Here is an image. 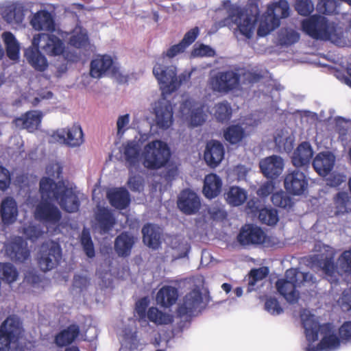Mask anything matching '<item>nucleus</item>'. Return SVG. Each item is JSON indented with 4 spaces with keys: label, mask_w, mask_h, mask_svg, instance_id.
Here are the masks:
<instances>
[{
    "label": "nucleus",
    "mask_w": 351,
    "mask_h": 351,
    "mask_svg": "<svg viewBox=\"0 0 351 351\" xmlns=\"http://www.w3.org/2000/svg\"><path fill=\"white\" fill-rule=\"evenodd\" d=\"M46 173L53 178L45 177L40 182L41 202L37 205L34 216L36 219L51 224H56L61 219L58 207L49 201L56 200L62 209L68 213L77 212L80 207L79 197L72 188L62 181L55 182L53 178H59L62 169L58 163H51L46 168Z\"/></svg>",
    "instance_id": "obj_1"
},
{
    "label": "nucleus",
    "mask_w": 351,
    "mask_h": 351,
    "mask_svg": "<svg viewBox=\"0 0 351 351\" xmlns=\"http://www.w3.org/2000/svg\"><path fill=\"white\" fill-rule=\"evenodd\" d=\"M300 317L308 342L306 351H335L339 348L341 341L334 325H319L317 317L306 309Z\"/></svg>",
    "instance_id": "obj_2"
},
{
    "label": "nucleus",
    "mask_w": 351,
    "mask_h": 351,
    "mask_svg": "<svg viewBox=\"0 0 351 351\" xmlns=\"http://www.w3.org/2000/svg\"><path fill=\"white\" fill-rule=\"evenodd\" d=\"M258 1L249 0V8L245 10L237 5H232L228 10V18L223 21L221 26L228 25L233 28L238 40L251 38L259 14Z\"/></svg>",
    "instance_id": "obj_3"
},
{
    "label": "nucleus",
    "mask_w": 351,
    "mask_h": 351,
    "mask_svg": "<svg viewBox=\"0 0 351 351\" xmlns=\"http://www.w3.org/2000/svg\"><path fill=\"white\" fill-rule=\"evenodd\" d=\"M302 29L314 39L328 40L337 46L344 47L348 43L343 30L323 16L315 14L303 20Z\"/></svg>",
    "instance_id": "obj_4"
},
{
    "label": "nucleus",
    "mask_w": 351,
    "mask_h": 351,
    "mask_svg": "<svg viewBox=\"0 0 351 351\" xmlns=\"http://www.w3.org/2000/svg\"><path fill=\"white\" fill-rule=\"evenodd\" d=\"M259 78L258 74L238 69L216 73L210 77L208 84L214 92L228 94L238 89L241 84L256 82Z\"/></svg>",
    "instance_id": "obj_5"
},
{
    "label": "nucleus",
    "mask_w": 351,
    "mask_h": 351,
    "mask_svg": "<svg viewBox=\"0 0 351 351\" xmlns=\"http://www.w3.org/2000/svg\"><path fill=\"white\" fill-rule=\"evenodd\" d=\"M153 74L160 85L162 96L178 90L182 84L188 82L191 76V72L186 71L178 76L177 68L175 66L165 65V57L158 60L153 68Z\"/></svg>",
    "instance_id": "obj_6"
},
{
    "label": "nucleus",
    "mask_w": 351,
    "mask_h": 351,
    "mask_svg": "<svg viewBox=\"0 0 351 351\" xmlns=\"http://www.w3.org/2000/svg\"><path fill=\"white\" fill-rule=\"evenodd\" d=\"M289 16V4L286 0H273L267 7L266 12L262 16L257 34L259 36H265L279 27L280 19Z\"/></svg>",
    "instance_id": "obj_7"
},
{
    "label": "nucleus",
    "mask_w": 351,
    "mask_h": 351,
    "mask_svg": "<svg viewBox=\"0 0 351 351\" xmlns=\"http://www.w3.org/2000/svg\"><path fill=\"white\" fill-rule=\"evenodd\" d=\"M171 156L170 149L167 143L154 140L146 144L141 152L143 166L149 169H158L165 167Z\"/></svg>",
    "instance_id": "obj_8"
},
{
    "label": "nucleus",
    "mask_w": 351,
    "mask_h": 351,
    "mask_svg": "<svg viewBox=\"0 0 351 351\" xmlns=\"http://www.w3.org/2000/svg\"><path fill=\"white\" fill-rule=\"evenodd\" d=\"M32 45L39 47L49 56L62 55L70 62H77L80 59V56L76 51H66L63 41L53 34L44 33L36 34L32 39Z\"/></svg>",
    "instance_id": "obj_9"
},
{
    "label": "nucleus",
    "mask_w": 351,
    "mask_h": 351,
    "mask_svg": "<svg viewBox=\"0 0 351 351\" xmlns=\"http://www.w3.org/2000/svg\"><path fill=\"white\" fill-rule=\"evenodd\" d=\"M313 250L315 254L311 257L313 266L320 268L329 281L335 282V274L337 271L334 263V257L336 250L321 241L315 243Z\"/></svg>",
    "instance_id": "obj_10"
},
{
    "label": "nucleus",
    "mask_w": 351,
    "mask_h": 351,
    "mask_svg": "<svg viewBox=\"0 0 351 351\" xmlns=\"http://www.w3.org/2000/svg\"><path fill=\"white\" fill-rule=\"evenodd\" d=\"M206 106L192 99L183 101L180 106V116L183 121L191 127L201 125L205 122L207 115Z\"/></svg>",
    "instance_id": "obj_11"
},
{
    "label": "nucleus",
    "mask_w": 351,
    "mask_h": 351,
    "mask_svg": "<svg viewBox=\"0 0 351 351\" xmlns=\"http://www.w3.org/2000/svg\"><path fill=\"white\" fill-rule=\"evenodd\" d=\"M62 256L60 245L53 241H47L40 248L38 263L43 271L53 269L59 263Z\"/></svg>",
    "instance_id": "obj_12"
},
{
    "label": "nucleus",
    "mask_w": 351,
    "mask_h": 351,
    "mask_svg": "<svg viewBox=\"0 0 351 351\" xmlns=\"http://www.w3.org/2000/svg\"><path fill=\"white\" fill-rule=\"evenodd\" d=\"M202 294L198 289H193L188 293L179 304L178 314L180 317H191L197 315L205 308Z\"/></svg>",
    "instance_id": "obj_13"
},
{
    "label": "nucleus",
    "mask_w": 351,
    "mask_h": 351,
    "mask_svg": "<svg viewBox=\"0 0 351 351\" xmlns=\"http://www.w3.org/2000/svg\"><path fill=\"white\" fill-rule=\"evenodd\" d=\"M153 112L157 127L162 130L169 129L173 123V111L171 102L165 95L153 104Z\"/></svg>",
    "instance_id": "obj_14"
},
{
    "label": "nucleus",
    "mask_w": 351,
    "mask_h": 351,
    "mask_svg": "<svg viewBox=\"0 0 351 351\" xmlns=\"http://www.w3.org/2000/svg\"><path fill=\"white\" fill-rule=\"evenodd\" d=\"M53 137L58 142L71 147H78L84 141L82 130L80 125L77 124L58 130L53 134Z\"/></svg>",
    "instance_id": "obj_15"
},
{
    "label": "nucleus",
    "mask_w": 351,
    "mask_h": 351,
    "mask_svg": "<svg viewBox=\"0 0 351 351\" xmlns=\"http://www.w3.org/2000/svg\"><path fill=\"white\" fill-rule=\"evenodd\" d=\"M308 185V182L306 175L299 170L292 171L285 177V189L289 194L301 195L307 190Z\"/></svg>",
    "instance_id": "obj_16"
},
{
    "label": "nucleus",
    "mask_w": 351,
    "mask_h": 351,
    "mask_svg": "<svg viewBox=\"0 0 351 351\" xmlns=\"http://www.w3.org/2000/svg\"><path fill=\"white\" fill-rule=\"evenodd\" d=\"M115 70V58L110 55H97L90 62V74L94 78H99L105 75L113 73Z\"/></svg>",
    "instance_id": "obj_17"
},
{
    "label": "nucleus",
    "mask_w": 351,
    "mask_h": 351,
    "mask_svg": "<svg viewBox=\"0 0 351 351\" xmlns=\"http://www.w3.org/2000/svg\"><path fill=\"white\" fill-rule=\"evenodd\" d=\"M122 344L120 351H125V349L130 350L142 349L146 343L141 341L136 334V324L135 320H128V325L122 330Z\"/></svg>",
    "instance_id": "obj_18"
},
{
    "label": "nucleus",
    "mask_w": 351,
    "mask_h": 351,
    "mask_svg": "<svg viewBox=\"0 0 351 351\" xmlns=\"http://www.w3.org/2000/svg\"><path fill=\"white\" fill-rule=\"evenodd\" d=\"M266 239L263 230L257 226L245 225L240 230L237 236L238 242L242 245H260Z\"/></svg>",
    "instance_id": "obj_19"
},
{
    "label": "nucleus",
    "mask_w": 351,
    "mask_h": 351,
    "mask_svg": "<svg viewBox=\"0 0 351 351\" xmlns=\"http://www.w3.org/2000/svg\"><path fill=\"white\" fill-rule=\"evenodd\" d=\"M27 243L20 237H15L5 244L6 255L12 261L24 262L29 256Z\"/></svg>",
    "instance_id": "obj_20"
},
{
    "label": "nucleus",
    "mask_w": 351,
    "mask_h": 351,
    "mask_svg": "<svg viewBox=\"0 0 351 351\" xmlns=\"http://www.w3.org/2000/svg\"><path fill=\"white\" fill-rule=\"evenodd\" d=\"M200 205L199 197L191 190H184L178 196V207L186 215L196 213L199 210Z\"/></svg>",
    "instance_id": "obj_21"
},
{
    "label": "nucleus",
    "mask_w": 351,
    "mask_h": 351,
    "mask_svg": "<svg viewBox=\"0 0 351 351\" xmlns=\"http://www.w3.org/2000/svg\"><path fill=\"white\" fill-rule=\"evenodd\" d=\"M259 166L265 176L275 178L282 172L284 161L281 157L273 155L261 160Z\"/></svg>",
    "instance_id": "obj_22"
},
{
    "label": "nucleus",
    "mask_w": 351,
    "mask_h": 351,
    "mask_svg": "<svg viewBox=\"0 0 351 351\" xmlns=\"http://www.w3.org/2000/svg\"><path fill=\"white\" fill-rule=\"evenodd\" d=\"M279 293L289 303H295L299 298V293L296 290L298 283L293 279L285 278L279 279L276 284Z\"/></svg>",
    "instance_id": "obj_23"
},
{
    "label": "nucleus",
    "mask_w": 351,
    "mask_h": 351,
    "mask_svg": "<svg viewBox=\"0 0 351 351\" xmlns=\"http://www.w3.org/2000/svg\"><path fill=\"white\" fill-rule=\"evenodd\" d=\"M224 148L223 145L217 141H209L204 152V159L208 165L216 167L223 160Z\"/></svg>",
    "instance_id": "obj_24"
},
{
    "label": "nucleus",
    "mask_w": 351,
    "mask_h": 351,
    "mask_svg": "<svg viewBox=\"0 0 351 351\" xmlns=\"http://www.w3.org/2000/svg\"><path fill=\"white\" fill-rule=\"evenodd\" d=\"M335 162V156L333 154L330 152H323L315 156L313 165L319 175L326 176L332 169Z\"/></svg>",
    "instance_id": "obj_25"
},
{
    "label": "nucleus",
    "mask_w": 351,
    "mask_h": 351,
    "mask_svg": "<svg viewBox=\"0 0 351 351\" xmlns=\"http://www.w3.org/2000/svg\"><path fill=\"white\" fill-rule=\"evenodd\" d=\"M40 48L34 46L29 47L25 50L24 56L27 62L36 71H44L48 67L46 57L40 52Z\"/></svg>",
    "instance_id": "obj_26"
},
{
    "label": "nucleus",
    "mask_w": 351,
    "mask_h": 351,
    "mask_svg": "<svg viewBox=\"0 0 351 351\" xmlns=\"http://www.w3.org/2000/svg\"><path fill=\"white\" fill-rule=\"evenodd\" d=\"M0 330L15 342L19 341L23 332L20 319L16 315H10L0 326Z\"/></svg>",
    "instance_id": "obj_27"
},
{
    "label": "nucleus",
    "mask_w": 351,
    "mask_h": 351,
    "mask_svg": "<svg viewBox=\"0 0 351 351\" xmlns=\"http://www.w3.org/2000/svg\"><path fill=\"white\" fill-rule=\"evenodd\" d=\"M19 210L16 202L11 197L2 200L0 206V215L4 225L14 223L18 217Z\"/></svg>",
    "instance_id": "obj_28"
},
{
    "label": "nucleus",
    "mask_w": 351,
    "mask_h": 351,
    "mask_svg": "<svg viewBox=\"0 0 351 351\" xmlns=\"http://www.w3.org/2000/svg\"><path fill=\"white\" fill-rule=\"evenodd\" d=\"M43 114L38 110L29 111L21 117L14 120L16 126L19 128L26 129L32 132L37 130L40 125Z\"/></svg>",
    "instance_id": "obj_29"
},
{
    "label": "nucleus",
    "mask_w": 351,
    "mask_h": 351,
    "mask_svg": "<svg viewBox=\"0 0 351 351\" xmlns=\"http://www.w3.org/2000/svg\"><path fill=\"white\" fill-rule=\"evenodd\" d=\"M107 197L110 204L119 210L127 208L130 202L129 192L125 188H114L108 190Z\"/></svg>",
    "instance_id": "obj_30"
},
{
    "label": "nucleus",
    "mask_w": 351,
    "mask_h": 351,
    "mask_svg": "<svg viewBox=\"0 0 351 351\" xmlns=\"http://www.w3.org/2000/svg\"><path fill=\"white\" fill-rule=\"evenodd\" d=\"M313 155L309 143L303 142L294 151L292 156L293 165L296 167H304L309 164Z\"/></svg>",
    "instance_id": "obj_31"
},
{
    "label": "nucleus",
    "mask_w": 351,
    "mask_h": 351,
    "mask_svg": "<svg viewBox=\"0 0 351 351\" xmlns=\"http://www.w3.org/2000/svg\"><path fill=\"white\" fill-rule=\"evenodd\" d=\"M143 242L153 249H157L160 243L162 230L158 226L146 224L142 229Z\"/></svg>",
    "instance_id": "obj_32"
},
{
    "label": "nucleus",
    "mask_w": 351,
    "mask_h": 351,
    "mask_svg": "<svg viewBox=\"0 0 351 351\" xmlns=\"http://www.w3.org/2000/svg\"><path fill=\"white\" fill-rule=\"evenodd\" d=\"M30 23L36 30L53 31L54 22L51 14L47 11L41 10L36 12L31 19Z\"/></svg>",
    "instance_id": "obj_33"
},
{
    "label": "nucleus",
    "mask_w": 351,
    "mask_h": 351,
    "mask_svg": "<svg viewBox=\"0 0 351 351\" xmlns=\"http://www.w3.org/2000/svg\"><path fill=\"white\" fill-rule=\"evenodd\" d=\"M222 181L215 173L207 175L204 178L203 193L208 199L217 197L221 192Z\"/></svg>",
    "instance_id": "obj_34"
},
{
    "label": "nucleus",
    "mask_w": 351,
    "mask_h": 351,
    "mask_svg": "<svg viewBox=\"0 0 351 351\" xmlns=\"http://www.w3.org/2000/svg\"><path fill=\"white\" fill-rule=\"evenodd\" d=\"M141 145L136 139L130 141L123 145L122 152L126 162L130 166H134L138 163L141 154H140Z\"/></svg>",
    "instance_id": "obj_35"
},
{
    "label": "nucleus",
    "mask_w": 351,
    "mask_h": 351,
    "mask_svg": "<svg viewBox=\"0 0 351 351\" xmlns=\"http://www.w3.org/2000/svg\"><path fill=\"white\" fill-rule=\"evenodd\" d=\"M68 43L76 49H84L89 45L87 31L77 25L69 34Z\"/></svg>",
    "instance_id": "obj_36"
},
{
    "label": "nucleus",
    "mask_w": 351,
    "mask_h": 351,
    "mask_svg": "<svg viewBox=\"0 0 351 351\" xmlns=\"http://www.w3.org/2000/svg\"><path fill=\"white\" fill-rule=\"evenodd\" d=\"M178 297L177 289L171 286H164L158 291L156 300L158 304L169 307L176 302Z\"/></svg>",
    "instance_id": "obj_37"
},
{
    "label": "nucleus",
    "mask_w": 351,
    "mask_h": 351,
    "mask_svg": "<svg viewBox=\"0 0 351 351\" xmlns=\"http://www.w3.org/2000/svg\"><path fill=\"white\" fill-rule=\"evenodd\" d=\"M294 136L289 130H277L274 135V142L278 150L289 152L293 147Z\"/></svg>",
    "instance_id": "obj_38"
},
{
    "label": "nucleus",
    "mask_w": 351,
    "mask_h": 351,
    "mask_svg": "<svg viewBox=\"0 0 351 351\" xmlns=\"http://www.w3.org/2000/svg\"><path fill=\"white\" fill-rule=\"evenodd\" d=\"M95 219L97 221L101 232L106 233L115 223V218L111 211L106 208L98 207L95 213Z\"/></svg>",
    "instance_id": "obj_39"
},
{
    "label": "nucleus",
    "mask_w": 351,
    "mask_h": 351,
    "mask_svg": "<svg viewBox=\"0 0 351 351\" xmlns=\"http://www.w3.org/2000/svg\"><path fill=\"white\" fill-rule=\"evenodd\" d=\"M5 47L8 57L12 60H17L20 54V44L13 34L10 32H3L1 35Z\"/></svg>",
    "instance_id": "obj_40"
},
{
    "label": "nucleus",
    "mask_w": 351,
    "mask_h": 351,
    "mask_svg": "<svg viewBox=\"0 0 351 351\" xmlns=\"http://www.w3.org/2000/svg\"><path fill=\"white\" fill-rule=\"evenodd\" d=\"M134 243V237L124 232L118 236L115 240L114 249L119 256H127L130 255Z\"/></svg>",
    "instance_id": "obj_41"
},
{
    "label": "nucleus",
    "mask_w": 351,
    "mask_h": 351,
    "mask_svg": "<svg viewBox=\"0 0 351 351\" xmlns=\"http://www.w3.org/2000/svg\"><path fill=\"white\" fill-rule=\"evenodd\" d=\"M3 18L8 23H21L24 19L23 7L17 3H11L8 5L3 13Z\"/></svg>",
    "instance_id": "obj_42"
},
{
    "label": "nucleus",
    "mask_w": 351,
    "mask_h": 351,
    "mask_svg": "<svg viewBox=\"0 0 351 351\" xmlns=\"http://www.w3.org/2000/svg\"><path fill=\"white\" fill-rule=\"evenodd\" d=\"M80 328L78 326L71 325L56 336V343L58 346H65L71 344L78 336Z\"/></svg>",
    "instance_id": "obj_43"
},
{
    "label": "nucleus",
    "mask_w": 351,
    "mask_h": 351,
    "mask_svg": "<svg viewBox=\"0 0 351 351\" xmlns=\"http://www.w3.org/2000/svg\"><path fill=\"white\" fill-rule=\"evenodd\" d=\"M247 197L246 191L239 186H231L225 193L227 202L233 206L243 204L247 199Z\"/></svg>",
    "instance_id": "obj_44"
},
{
    "label": "nucleus",
    "mask_w": 351,
    "mask_h": 351,
    "mask_svg": "<svg viewBox=\"0 0 351 351\" xmlns=\"http://www.w3.org/2000/svg\"><path fill=\"white\" fill-rule=\"evenodd\" d=\"M286 277L289 279L295 280L299 287L301 286H308L316 282V279L312 274L301 272L296 269L287 270Z\"/></svg>",
    "instance_id": "obj_45"
},
{
    "label": "nucleus",
    "mask_w": 351,
    "mask_h": 351,
    "mask_svg": "<svg viewBox=\"0 0 351 351\" xmlns=\"http://www.w3.org/2000/svg\"><path fill=\"white\" fill-rule=\"evenodd\" d=\"M148 319L156 325H167L173 322V316L160 311L156 307H151L147 313Z\"/></svg>",
    "instance_id": "obj_46"
},
{
    "label": "nucleus",
    "mask_w": 351,
    "mask_h": 351,
    "mask_svg": "<svg viewBox=\"0 0 351 351\" xmlns=\"http://www.w3.org/2000/svg\"><path fill=\"white\" fill-rule=\"evenodd\" d=\"M244 129L239 125H233L228 127L224 132L225 139L231 144L239 143L245 137Z\"/></svg>",
    "instance_id": "obj_47"
},
{
    "label": "nucleus",
    "mask_w": 351,
    "mask_h": 351,
    "mask_svg": "<svg viewBox=\"0 0 351 351\" xmlns=\"http://www.w3.org/2000/svg\"><path fill=\"white\" fill-rule=\"evenodd\" d=\"M300 39L299 33L291 28L281 29L278 34V40L282 45H291Z\"/></svg>",
    "instance_id": "obj_48"
},
{
    "label": "nucleus",
    "mask_w": 351,
    "mask_h": 351,
    "mask_svg": "<svg viewBox=\"0 0 351 351\" xmlns=\"http://www.w3.org/2000/svg\"><path fill=\"white\" fill-rule=\"evenodd\" d=\"M269 273L267 267H261L252 269L248 277V289L247 291L251 292L254 290L256 284L265 278Z\"/></svg>",
    "instance_id": "obj_49"
},
{
    "label": "nucleus",
    "mask_w": 351,
    "mask_h": 351,
    "mask_svg": "<svg viewBox=\"0 0 351 351\" xmlns=\"http://www.w3.org/2000/svg\"><path fill=\"white\" fill-rule=\"evenodd\" d=\"M340 5V0H320L317 5L319 12L325 14L337 13Z\"/></svg>",
    "instance_id": "obj_50"
},
{
    "label": "nucleus",
    "mask_w": 351,
    "mask_h": 351,
    "mask_svg": "<svg viewBox=\"0 0 351 351\" xmlns=\"http://www.w3.org/2000/svg\"><path fill=\"white\" fill-rule=\"evenodd\" d=\"M258 218L263 223L271 226L278 221L277 210L274 208H265L260 210Z\"/></svg>",
    "instance_id": "obj_51"
},
{
    "label": "nucleus",
    "mask_w": 351,
    "mask_h": 351,
    "mask_svg": "<svg viewBox=\"0 0 351 351\" xmlns=\"http://www.w3.org/2000/svg\"><path fill=\"white\" fill-rule=\"evenodd\" d=\"M232 109L228 102L219 103L215 106V116L219 121L228 120L231 116Z\"/></svg>",
    "instance_id": "obj_52"
},
{
    "label": "nucleus",
    "mask_w": 351,
    "mask_h": 351,
    "mask_svg": "<svg viewBox=\"0 0 351 351\" xmlns=\"http://www.w3.org/2000/svg\"><path fill=\"white\" fill-rule=\"evenodd\" d=\"M272 203L277 206L288 208L292 206V199L283 191L275 193L271 196Z\"/></svg>",
    "instance_id": "obj_53"
},
{
    "label": "nucleus",
    "mask_w": 351,
    "mask_h": 351,
    "mask_svg": "<svg viewBox=\"0 0 351 351\" xmlns=\"http://www.w3.org/2000/svg\"><path fill=\"white\" fill-rule=\"evenodd\" d=\"M81 243L84 251L89 258L95 256V250L90 232L88 230L84 229L81 234Z\"/></svg>",
    "instance_id": "obj_54"
},
{
    "label": "nucleus",
    "mask_w": 351,
    "mask_h": 351,
    "mask_svg": "<svg viewBox=\"0 0 351 351\" xmlns=\"http://www.w3.org/2000/svg\"><path fill=\"white\" fill-rule=\"evenodd\" d=\"M348 195L346 192H339L335 197V204L336 206V214L344 213L348 212L347 207L348 203Z\"/></svg>",
    "instance_id": "obj_55"
},
{
    "label": "nucleus",
    "mask_w": 351,
    "mask_h": 351,
    "mask_svg": "<svg viewBox=\"0 0 351 351\" xmlns=\"http://www.w3.org/2000/svg\"><path fill=\"white\" fill-rule=\"evenodd\" d=\"M215 54V50L208 45L204 44H196L191 51L192 57H213Z\"/></svg>",
    "instance_id": "obj_56"
},
{
    "label": "nucleus",
    "mask_w": 351,
    "mask_h": 351,
    "mask_svg": "<svg viewBox=\"0 0 351 351\" xmlns=\"http://www.w3.org/2000/svg\"><path fill=\"white\" fill-rule=\"evenodd\" d=\"M337 265L342 272H351V249L341 254L338 258Z\"/></svg>",
    "instance_id": "obj_57"
},
{
    "label": "nucleus",
    "mask_w": 351,
    "mask_h": 351,
    "mask_svg": "<svg viewBox=\"0 0 351 351\" xmlns=\"http://www.w3.org/2000/svg\"><path fill=\"white\" fill-rule=\"evenodd\" d=\"M295 8L298 13L302 16H308L314 10L311 0H296Z\"/></svg>",
    "instance_id": "obj_58"
},
{
    "label": "nucleus",
    "mask_w": 351,
    "mask_h": 351,
    "mask_svg": "<svg viewBox=\"0 0 351 351\" xmlns=\"http://www.w3.org/2000/svg\"><path fill=\"white\" fill-rule=\"evenodd\" d=\"M265 308L269 313L273 315H278L283 312V309L280 306L278 300L274 297H269L267 298Z\"/></svg>",
    "instance_id": "obj_59"
},
{
    "label": "nucleus",
    "mask_w": 351,
    "mask_h": 351,
    "mask_svg": "<svg viewBox=\"0 0 351 351\" xmlns=\"http://www.w3.org/2000/svg\"><path fill=\"white\" fill-rule=\"evenodd\" d=\"M130 117L129 114L120 115L117 120V136L122 137L129 129Z\"/></svg>",
    "instance_id": "obj_60"
},
{
    "label": "nucleus",
    "mask_w": 351,
    "mask_h": 351,
    "mask_svg": "<svg viewBox=\"0 0 351 351\" xmlns=\"http://www.w3.org/2000/svg\"><path fill=\"white\" fill-rule=\"evenodd\" d=\"M44 232L40 230L39 226L29 225L23 228V233L27 239L36 240L39 238Z\"/></svg>",
    "instance_id": "obj_61"
},
{
    "label": "nucleus",
    "mask_w": 351,
    "mask_h": 351,
    "mask_svg": "<svg viewBox=\"0 0 351 351\" xmlns=\"http://www.w3.org/2000/svg\"><path fill=\"white\" fill-rule=\"evenodd\" d=\"M350 125L349 121H346L341 118H338L336 119V127L337 130L339 134V138L341 141H344L347 140L346 137L347 134V130Z\"/></svg>",
    "instance_id": "obj_62"
},
{
    "label": "nucleus",
    "mask_w": 351,
    "mask_h": 351,
    "mask_svg": "<svg viewBox=\"0 0 351 351\" xmlns=\"http://www.w3.org/2000/svg\"><path fill=\"white\" fill-rule=\"evenodd\" d=\"M338 304L343 311L351 309V289H346L341 298L338 300Z\"/></svg>",
    "instance_id": "obj_63"
},
{
    "label": "nucleus",
    "mask_w": 351,
    "mask_h": 351,
    "mask_svg": "<svg viewBox=\"0 0 351 351\" xmlns=\"http://www.w3.org/2000/svg\"><path fill=\"white\" fill-rule=\"evenodd\" d=\"M339 332L343 341H351V321L346 322L339 328Z\"/></svg>",
    "instance_id": "obj_64"
}]
</instances>
